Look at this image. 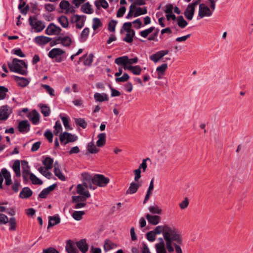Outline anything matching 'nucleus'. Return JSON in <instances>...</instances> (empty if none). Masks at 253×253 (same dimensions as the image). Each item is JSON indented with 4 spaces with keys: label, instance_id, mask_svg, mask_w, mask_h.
<instances>
[{
    "label": "nucleus",
    "instance_id": "nucleus-56",
    "mask_svg": "<svg viewBox=\"0 0 253 253\" xmlns=\"http://www.w3.org/2000/svg\"><path fill=\"white\" fill-rule=\"evenodd\" d=\"M87 197L83 196H74L72 197V202L73 203H77L80 202H85L86 201V199Z\"/></svg>",
    "mask_w": 253,
    "mask_h": 253
},
{
    "label": "nucleus",
    "instance_id": "nucleus-48",
    "mask_svg": "<svg viewBox=\"0 0 253 253\" xmlns=\"http://www.w3.org/2000/svg\"><path fill=\"white\" fill-rule=\"evenodd\" d=\"M147 10L146 7H144L143 8L139 7H137L136 9V11L134 13V17H136L139 16L140 15L145 14L147 13Z\"/></svg>",
    "mask_w": 253,
    "mask_h": 253
},
{
    "label": "nucleus",
    "instance_id": "nucleus-46",
    "mask_svg": "<svg viewBox=\"0 0 253 253\" xmlns=\"http://www.w3.org/2000/svg\"><path fill=\"white\" fill-rule=\"evenodd\" d=\"M48 169H45V168L43 167H41L38 169L39 171L41 174L48 179H50L51 177L52 173L48 171Z\"/></svg>",
    "mask_w": 253,
    "mask_h": 253
},
{
    "label": "nucleus",
    "instance_id": "nucleus-21",
    "mask_svg": "<svg viewBox=\"0 0 253 253\" xmlns=\"http://www.w3.org/2000/svg\"><path fill=\"white\" fill-rule=\"evenodd\" d=\"M61 219L59 215L57 214L53 216L48 217V228L55 226L60 222Z\"/></svg>",
    "mask_w": 253,
    "mask_h": 253
},
{
    "label": "nucleus",
    "instance_id": "nucleus-35",
    "mask_svg": "<svg viewBox=\"0 0 253 253\" xmlns=\"http://www.w3.org/2000/svg\"><path fill=\"white\" fill-rule=\"evenodd\" d=\"M60 39L61 43L66 47L69 46L72 42V38L68 36L60 37Z\"/></svg>",
    "mask_w": 253,
    "mask_h": 253
},
{
    "label": "nucleus",
    "instance_id": "nucleus-36",
    "mask_svg": "<svg viewBox=\"0 0 253 253\" xmlns=\"http://www.w3.org/2000/svg\"><path fill=\"white\" fill-rule=\"evenodd\" d=\"M82 11L86 14H91L93 13V10L91 8V5L88 2H86L81 7Z\"/></svg>",
    "mask_w": 253,
    "mask_h": 253
},
{
    "label": "nucleus",
    "instance_id": "nucleus-52",
    "mask_svg": "<svg viewBox=\"0 0 253 253\" xmlns=\"http://www.w3.org/2000/svg\"><path fill=\"white\" fill-rule=\"evenodd\" d=\"M155 29L154 27H151L147 29L144 30L143 31H140L139 33L140 35L143 37L146 38L149 34L152 33L154 30Z\"/></svg>",
    "mask_w": 253,
    "mask_h": 253
},
{
    "label": "nucleus",
    "instance_id": "nucleus-25",
    "mask_svg": "<svg viewBox=\"0 0 253 253\" xmlns=\"http://www.w3.org/2000/svg\"><path fill=\"white\" fill-rule=\"evenodd\" d=\"M75 18V22L76 23V27L77 28L81 29L84 26L85 22V16L83 15H76L74 16Z\"/></svg>",
    "mask_w": 253,
    "mask_h": 253
},
{
    "label": "nucleus",
    "instance_id": "nucleus-50",
    "mask_svg": "<svg viewBox=\"0 0 253 253\" xmlns=\"http://www.w3.org/2000/svg\"><path fill=\"white\" fill-rule=\"evenodd\" d=\"M177 25L181 28H185L188 24L186 21L183 18L182 16H179L177 18Z\"/></svg>",
    "mask_w": 253,
    "mask_h": 253
},
{
    "label": "nucleus",
    "instance_id": "nucleus-40",
    "mask_svg": "<svg viewBox=\"0 0 253 253\" xmlns=\"http://www.w3.org/2000/svg\"><path fill=\"white\" fill-rule=\"evenodd\" d=\"M126 33V37L123 39V41L127 43H131L133 41V39L135 35V31H132L130 32L128 31Z\"/></svg>",
    "mask_w": 253,
    "mask_h": 253
},
{
    "label": "nucleus",
    "instance_id": "nucleus-15",
    "mask_svg": "<svg viewBox=\"0 0 253 253\" xmlns=\"http://www.w3.org/2000/svg\"><path fill=\"white\" fill-rule=\"evenodd\" d=\"M142 185L141 182H132L129 185V187L126 191V194H133L135 193L139 188Z\"/></svg>",
    "mask_w": 253,
    "mask_h": 253
},
{
    "label": "nucleus",
    "instance_id": "nucleus-47",
    "mask_svg": "<svg viewBox=\"0 0 253 253\" xmlns=\"http://www.w3.org/2000/svg\"><path fill=\"white\" fill-rule=\"evenodd\" d=\"M30 179L31 180L32 183L35 185H42L43 183L41 179L33 173H31L30 174Z\"/></svg>",
    "mask_w": 253,
    "mask_h": 253
},
{
    "label": "nucleus",
    "instance_id": "nucleus-11",
    "mask_svg": "<svg viewBox=\"0 0 253 253\" xmlns=\"http://www.w3.org/2000/svg\"><path fill=\"white\" fill-rule=\"evenodd\" d=\"M27 117L33 125H37L39 124L40 115L36 110H33L29 112L27 115Z\"/></svg>",
    "mask_w": 253,
    "mask_h": 253
},
{
    "label": "nucleus",
    "instance_id": "nucleus-55",
    "mask_svg": "<svg viewBox=\"0 0 253 253\" xmlns=\"http://www.w3.org/2000/svg\"><path fill=\"white\" fill-rule=\"evenodd\" d=\"M26 5L25 1H20L19 5L18 8L21 10V12L22 14H26L29 10V6L27 5L25 8H22Z\"/></svg>",
    "mask_w": 253,
    "mask_h": 253
},
{
    "label": "nucleus",
    "instance_id": "nucleus-43",
    "mask_svg": "<svg viewBox=\"0 0 253 253\" xmlns=\"http://www.w3.org/2000/svg\"><path fill=\"white\" fill-rule=\"evenodd\" d=\"M84 214V211H74L72 213V217L74 219L79 221L83 218V216Z\"/></svg>",
    "mask_w": 253,
    "mask_h": 253
},
{
    "label": "nucleus",
    "instance_id": "nucleus-45",
    "mask_svg": "<svg viewBox=\"0 0 253 253\" xmlns=\"http://www.w3.org/2000/svg\"><path fill=\"white\" fill-rule=\"evenodd\" d=\"M156 249L157 253H167L165 248V243L164 241L156 245Z\"/></svg>",
    "mask_w": 253,
    "mask_h": 253
},
{
    "label": "nucleus",
    "instance_id": "nucleus-8",
    "mask_svg": "<svg viewBox=\"0 0 253 253\" xmlns=\"http://www.w3.org/2000/svg\"><path fill=\"white\" fill-rule=\"evenodd\" d=\"M59 139L61 143L66 145L69 142L76 141L78 139V137L75 134H72L68 132H64L60 134Z\"/></svg>",
    "mask_w": 253,
    "mask_h": 253
},
{
    "label": "nucleus",
    "instance_id": "nucleus-39",
    "mask_svg": "<svg viewBox=\"0 0 253 253\" xmlns=\"http://www.w3.org/2000/svg\"><path fill=\"white\" fill-rule=\"evenodd\" d=\"M59 6L62 9L66 10L67 11H70L71 12H74L75 11L73 8H72V10H70V3L68 1H61Z\"/></svg>",
    "mask_w": 253,
    "mask_h": 253
},
{
    "label": "nucleus",
    "instance_id": "nucleus-62",
    "mask_svg": "<svg viewBox=\"0 0 253 253\" xmlns=\"http://www.w3.org/2000/svg\"><path fill=\"white\" fill-rule=\"evenodd\" d=\"M117 23V21L114 20H111L108 24V30L110 32H114Z\"/></svg>",
    "mask_w": 253,
    "mask_h": 253
},
{
    "label": "nucleus",
    "instance_id": "nucleus-23",
    "mask_svg": "<svg viewBox=\"0 0 253 253\" xmlns=\"http://www.w3.org/2000/svg\"><path fill=\"white\" fill-rule=\"evenodd\" d=\"M33 194L32 190L28 187H24L19 194V197L22 199H28Z\"/></svg>",
    "mask_w": 253,
    "mask_h": 253
},
{
    "label": "nucleus",
    "instance_id": "nucleus-53",
    "mask_svg": "<svg viewBox=\"0 0 253 253\" xmlns=\"http://www.w3.org/2000/svg\"><path fill=\"white\" fill-rule=\"evenodd\" d=\"M149 211L152 214H160L162 212V210L157 205L149 207Z\"/></svg>",
    "mask_w": 253,
    "mask_h": 253
},
{
    "label": "nucleus",
    "instance_id": "nucleus-63",
    "mask_svg": "<svg viewBox=\"0 0 253 253\" xmlns=\"http://www.w3.org/2000/svg\"><path fill=\"white\" fill-rule=\"evenodd\" d=\"M75 122L77 126H85L87 124L84 119H75Z\"/></svg>",
    "mask_w": 253,
    "mask_h": 253
},
{
    "label": "nucleus",
    "instance_id": "nucleus-24",
    "mask_svg": "<svg viewBox=\"0 0 253 253\" xmlns=\"http://www.w3.org/2000/svg\"><path fill=\"white\" fill-rule=\"evenodd\" d=\"M146 218L147 219L148 222L153 225H156L160 221L161 217L159 215H152L149 214H147Z\"/></svg>",
    "mask_w": 253,
    "mask_h": 253
},
{
    "label": "nucleus",
    "instance_id": "nucleus-27",
    "mask_svg": "<svg viewBox=\"0 0 253 253\" xmlns=\"http://www.w3.org/2000/svg\"><path fill=\"white\" fill-rule=\"evenodd\" d=\"M14 80L19 86L22 87L26 86L29 83V81L23 77H20L17 76L14 77Z\"/></svg>",
    "mask_w": 253,
    "mask_h": 253
},
{
    "label": "nucleus",
    "instance_id": "nucleus-54",
    "mask_svg": "<svg viewBox=\"0 0 253 253\" xmlns=\"http://www.w3.org/2000/svg\"><path fill=\"white\" fill-rule=\"evenodd\" d=\"M89 33V29L88 28H85L82 32L80 37L82 42H84L87 39Z\"/></svg>",
    "mask_w": 253,
    "mask_h": 253
},
{
    "label": "nucleus",
    "instance_id": "nucleus-10",
    "mask_svg": "<svg viewBox=\"0 0 253 253\" xmlns=\"http://www.w3.org/2000/svg\"><path fill=\"white\" fill-rule=\"evenodd\" d=\"M21 164L23 181L24 182H27L28 181V177L30 176L31 173L30 172V167L28 166V163L26 161H22Z\"/></svg>",
    "mask_w": 253,
    "mask_h": 253
},
{
    "label": "nucleus",
    "instance_id": "nucleus-57",
    "mask_svg": "<svg viewBox=\"0 0 253 253\" xmlns=\"http://www.w3.org/2000/svg\"><path fill=\"white\" fill-rule=\"evenodd\" d=\"M8 91V90L6 87L3 86H0V100H2L5 98Z\"/></svg>",
    "mask_w": 253,
    "mask_h": 253
},
{
    "label": "nucleus",
    "instance_id": "nucleus-28",
    "mask_svg": "<svg viewBox=\"0 0 253 253\" xmlns=\"http://www.w3.org/2000/svg\"><path fill=\"white\" fill-rule=\"evenodd\" d=\"M125 70H127L135 75H139L141 74L142 69L139 66H126L123 67Z\"/></svg>",
    "mask_w": 253,
    "mask_h": 253
},
{
    "label": "nucleus",
    "instance_id": "nucleus-29",
    "mask_svg": "<svg viewBox=\"0 0 253 253\" xmlns=\"http://www.w3.org/2000/svg\"><path fill=\"white\" fill-rule=\"evenodd\" d=\"M77 193L84 196L85 197L89 198L90 197V194L89 192L85 190V187L84 186V184H78L77 187Z\"/></svg>",
    "mask_w": 253,
    "mask_h": 253
},
{
    "label": "nucleus",
    "instance_id": "nucleus-51",
    "mask_svg": "<svg viewBox=\"0 0 253 253\" xmlns=\"http://www.w3.org/2000/svg\"><path fill=\"white\" fill-rule=\"evenodd\" d=\"M95 5L97 8H99L100 6L106 9L108 7V3L106 0H98L96 1Z\"/></svg>",
    "mask_w": 253,
    "mask_h": 253
},
{
    "label": "nucleus",
    "instance_id": "nucleus-14",
    "mask_svg": "<svg viewBox=\"0 0 253 253\" xmlns=\"http://www.w3.org/2000/svg\"><path fill=\"white\" fill-rule=\"evenodd\" d=\"M169 52L168 50H162L157 52L156 53L150 56V59L155 63L158 62L165 55Z\"/></svg>",
    "mask_w": 253,
    "mask_h": 253
},
{
    "label": "nucleus",
    "instance_id": "nucleus-7",
    "mask_svg": "<svg viewBox=\"0 0 253 253\" xmlns=\"http://www.w3.org/2000/svg\"><path fill=\"white\" fill-rule=\"evenodd\" d=\"M65 53V51L58 48L52 49L48 53L49 57L52 59H55L57 62H61L64 60V57L61 55Z\"/></svg>",
    "mask_w": 253,
    "mask_h": 253
},
{
    "label": "nucleus",
    "instance_id": "nucleus-12",
    "mask_svg": "<svg viewBox=\"0 0 253 253\" xmlns=\"http://www.w3.org/2000/svg\"><path fill=\"white\" fill-rule=\"evenodd\" d=\"M11 113V110L8 106H2L0 107V121L7 120Z\"/></svg>",
    "mask_w": 253,
    "mask_h": 253
},
{
    "label": "nucleus",
    "instance_id": "nucleus-59",
    "mask_svg": "<svg viewBox=\"0 0 253 253\" xmlns=\"http://www.w3.org/2000/svg\"><path fill=\"white\" fill-rule=\"evenodd\" d=\"M8 217L3 213H0V225H5L8 222Z\"/></svg>",
    "mask_w": 253,
    "mask_h": 253
},
{
    "label": "nucleus",
    "instance_id": "nucleus-41",
    "mask_svg": "<svg viewBox=\"0 0 253 253\" xmlns=\"http://www.w3.org/2000/svg\"><path fill=\"white\" fill-rule=\"evenodd\" d=\"M42 113L45 116H48L50 113V109L48 106L44 104H40Z\"/></svg>",
    "mask_w": 253,
    "mask_h": 253
},
{
    "label": "nucleus",
    "instance_id": "nucleus-49",
    "mask_svg": "<svg viewBox=\"0 0 253 253\" xmlns=\"http://www.w3.org/2000/svg\"><path fill=\"white\" fill-rule=\"evenodd\" d=\"M102 26V23L100 19L94 18L92 20V28L95 31L99 27Z\"/></svg>",
    "mask_w": 253,
    "mask_h": 253
},
{
    "label": "nucleus",
    "instance_id": "nucleus-37",
    "mask_svg": "<svg viewBox=\"0 0 253 253\" xmlns=\"http://www.w3.org/2000/svg\"><path fill=\"white\" fill-rule=\"evenodd\" d=\"M58 21L61 26L64 28H66L69 26V22L67 17L65 15H62L58 17Z\"/></svg>",
    "mask_w": 253,
    "mask_h": 253
},
{
    "label": "nucleus",
    "instance_id": "nucleus-33",
    "mask_svg": "<svg viewBox=\"0 0 253 253\" xmlns=\"http://www.w3.org/2000/svg\"><path fill=\"white\" fill-rule=\"evenodd\" d=\"M9 230L15 231L16 230L17 221L15 217H11L8 219Z\"/></svg>",
    "mask_w": 253,
    "mask_h": 253
},
{
    "label": "nucleus",
    "instance_id": "nucleus-16",
    "mask_svg": "<svg viewBox=\"0 0 253 253\" xmlns=\"http://www.w3.org/2000/svg\"><path fill=\"white\" fill-rule=\"evenodd\" d=\"M3 176L5 179V183L6 185H10L12 184L10 173L6 168H2L0 171V177Z\"/></svg>",
    "mask_w": 253,
    "mask_h": 253
},
{
    "label": "nucleus",
    "instance_id": "nucleus-18",
    "mask_svg": "<svg viewBox=\"0 0 253 253\" xmlns=\"http://www.w3.org/2000/svg\"><path fill=\"white\" fill-rule=\"evenodd\" d=\"M65 250L67 253H78V250L77 249L76 246H75L74 242L71 240H69L67 241L66 246H65Z\"/></svg>",
    "mask_w": 253,
    "mask_h": 253
},
{
    "label": "nucleus",
    "instance_id": "nucleus-3",
    "mask_svg": "<svg viewBox=\"0 0 253 253\" xmlns=\"http://www.w3.org/2000/svg\"><path fill=\"white\" fill-rule=\"evenodd\" d=\"M138 61V58L137 57L129 59L127 56H123L117 58L115 63L119 66L123 65V67H126L132 66L131 64L137 63Z\"/></svg>",
    "mask_w": 253,
    "mask_h": 253
},
{
    "label": "nucleus",
    "instance_id": "nucleus-5",
    "mask_svg": "<svg viewBox=\"0 0 253 253\" xmlns=\"http://www.w3.org/2000/svg\"><path fill=\"white\" fill-rule=\"evenodd\" d=\"M201 0H194L193 2L188 5L184 11L185 17L189 20H191L194 14L195 7L200 2Z\"/></svg>",
    "mask_w": 253,
    "mask_h": 253
},
{
    "label": "nucleus",
    "instance_id": "nucleus-58",
    "mask_svg": "<svg viewBox=\"0 0 253 253\" xmlns=\"http://www.w3.org/2000/svg\"><path fill=\"white\" fill-rule=\"evenodd\" d=\"M129 79V76L127 73H125L122 77L116 78L115 81L117 83L125 82Z\"/></svg>",
    "mask_w": 253,
    "mask_h": 253
},
{
    "label": "nucleus",
    "instance_id": "nucleus-22",
    "mask_svg": "<svg viewBox=\"0 0 253 253\" xmlns=\"http://www.w3.org/2000/svg\"><path fill=\"white\" fill-rule=\"evenodd\" d=\"M54 173L55 175L60 180L65 181L66 178L65 176L62 174L60 169L59 165L57 161H56L54 164Z\"/></svg>",
    "mask_w": 253,
    "mask_h": 253
},
{
    "label": "nucleus",
    "instance_id": "nucleus-13",
    "mask_svg": "<svg viewBox=\"0 0 253 253\" xmlns=\"http://www.w3.org/2000/svg\"><path fill=\"white\" fill-rule=\"evenodd\" d=\"M61 31V29L56 26L54 23H50L45 30V33L48 35H58Z\"/></svg>",
    "mask_w": 253,
    "mask_h": 253
},
{
    "label": "nucleus",
    "instance_id": "nucleus-60",
    "mask_svg": "<svg viewBox=\"0 0 253 253\" xmlns=\"http://www.w3.org/2000/svg\"><path fill=\"white\" fill-rule=\"evenodd\" d=\"M42 86L45 89L46 91L52 96L55 95L54 89L49 85L47 84H42Z\"/></svg>",
    "mask_w": 253,
    "mask_h": 253
},
{
    "label": "nucleus",
    "instance_id": "nucleus-30",
    "mask_svg": "<svg viewBox=\"0 0 253 253\" xmlns=\"http://www.w3.org/2000/svg\"><path fill=\"white\" fill-rule=\"evenodd\" d=\"M106 135L105 133H100L98 134V140L96 142V145L98 147L103 146L106 143Z\"/></svg>",
    "mask_w": 253,
    "mask_h": 253
},
{
    "label": "nucleus",
    "instance_id": "nucleus-26",
    "mask_svg": "<svg viewBox=\"0 0 253 253\" xmlns=\"http://www.w3.org/2000/svg\"><path fill=\"white\" fill-rule=\"evenodd\" d=\"M93 54L92 53L89 54L88 56L87 54L84 55L80 58L79 62L82 60L84 59V64L85 66H90L93 62Z\"/></svg>",
    "mask_w": 253,
    "mask_h": 253
},
{
    "label": "nucleus",
    "instance_id": "nucleus-1",
    "mask_svg": "<svg viewBox=\"0 0 253 253\" xmlns=\"http://www.w3.org/2000/svg\"><path fill=\"white\" fill-rule=\"evenodd\" d=\"M153 231L156 235L160 234L163 232L164 238L166 241V247L169 253L174 251L172 246V242L181 244L182 238L177 229L174 227L164 225V226H157Z\"/></svg>",
    "mask_w": 253,
    "mask_h": 253
},
{
    "label": "nucleus",
    "instance_id": "nucleus-17",
    "mask_svg": "<svg viewBox=\"0 0 253 253\" xmlns=\"http://www.w3.org/2000/svg\"><path fill=\"white\" fill-rule=\"evenodd\" d=\"M82 176L84 177V186L85 188H89L90 189H95V187H93L92 184L91 176L87 173H83Z\"/></svg>",
    "mask_w": 253,
    "mask_h": 253
},
{
    "label": "nucleus",
    "instance_id": "nucleus-32",
    "mask_svg": "<svg viewBox=\"0 0 253 253\" xmlns=\"http://www.w3.org/2000/svg\"><path fill=\"white\" fill-rule=\"evenodd\" d=\"M94 98L97 102L108 101L109 99L108 96L106 93H95L94 95Z\"/></svg>",
    "mask_w": 253,
    "mask_h": 253
},
{
    "label": "nucleus",
    "instance_id": "nucleus-6",
    "mask_svg": "<svg viewBox=\"0 0 253 253\" xmlns=\"http://www.w3.org/2000/svg\"><path fill=\"white\" fill-rule=\"evenodd\" d=\"M30 26L36 32H40L43 30L45 26L42 21L38 20L36 16H30L29 19Z\"/></svg>",
    "mask_w": 253,
    "mask_h": 253
},
{
    "label": "nucleus",
    "instance_id": "nucleus-34",
    "mask_svg": "<svg viewBox=\"0 0 253 253\" xmlns=\"http://www.w3.org/2000/svg\"><path fill=\"white\" fill-rule=\"evenodd\" d=\"M53 160L50 157H46L43 161L42 164L44 166L45 169H50L52 168Z\"/></svg>",
    "mask_w": 253,
    "mask_h": 253
},
{
    "label": "nucleus",
    "instance_id": "nucleus-20",
    "mask_svg": "<svg viewBox=\"0 0 253 253\" xmlns=\"http://www.w3.org/2000/svg\"><path fill=\"white\" fill-rule=\"evenodd\" d=\"M76 245L82 253H86L88 251V245L85 239H82L77 242Z\"/></svg>",
    "mask_w": 253,
    "mask_h": 253
},
{
    "label": "nucleus",
    "instance_id": "nucleus-2",
    "mask_svg": "<svg viewBox=\"0 0 253 253\" xmlns=\"http://www.w3.org/2000/svg\"><path fill=\"white\" fill-rule=\"evenodd\" d=\"M8 66L11 72L17 73L22 75H27V65L23 60L14 58L11 63L8 64Z\"/></svg>",
    "mask_w": 253,
    "mask_h": 253
},
{
    "label": "nucleus",
    "instance_id": "nucleus-44",
    "mask_svg": "<svg viewBox=\"0 0 253 253\" xmlns=\"http://www.w3.org/2000/svg\"><path fill=\"white\" fill-rule=\"evenodd\" d=\"M116 246V245L113 243L112 242L108 240H106L104 244V250L107 252L113 249H114Z\"/></svg>",
    "mask_w": 253,
    "mask_h": 253
},
{
    "label": "nucleus",
    "instance_id": "nucleus-4",
    "mask_svg": "<svg viewBox=\"0 0 253 253\" xmlns=\"http://www.w3.org/2000/svg\"><path fill=\"white\" fill-rule=\"evenodd\" d=\"M92 183L101 187H105L110 182V179L100 174H95L91 179Z\"/></svg>",
    "mask_w": 253,
    "mask_h": 253
},
{
    "label": "nucleus",
    "instance_id": "nucleus-38",
    "mask_svg": "<svg viewBox=\"0 0 253 253\" xmlns=\"http://www.w3.org/2000/svg\"><path fill=\"white\" fill-rule=\"evenodd\" d=\"M167 68L168 65L166 63L163 64L157 68L156 71L158 72V79H161V75L164 74Z\"/></svg>",
    "mask_w": 253,
    "mask_h": 253
},
{
    "label": "nucleus",
    "instance_id": "nucleus-19",
    "mask_svg": "<svg viewBox=\"0 0 253 253\" xmlns=\"http://www.w3.org/2000/svg\"><path fill=\"white\" fill-rule=\"evenodd\" d=\"M51 41V38L44 36H37L35 38L36 43L40 45H45Z\"/></svg>",
    "mask_w": 253,
    "mask_h": 253
},
{
    "label": "nucleus",
    "instance_id": "nucleus-61",
    "mask_svg": "<svg viewBox=\"0 0 253 253\" xmlns=\"http://www.w3.org/2000/svg\"><path fill=\"white\" fill-rule=\"evenodd\" d=\"M156 235L153 231H151L146 234L147 239L150 242H154L156 239Z\"/></svg>",
    "mask_w": 253,
    "mask_h": 253
},
{
    "label": "nucleus",
    "instance_id": "nucleus-9",
    "mask_svg": "<svg viewBox=\"0 0 253 253\" xmlns=\"http://www.w3.org/2000/svg\"><path fill=\"white\" fill-rule=\"evenodd\" d=\"M212 9H211L204 3L199 5L198 16L200 18L204 17H210L212 14Z\"/></svg>",
    "mask_w": 253,
    "mask_h": 253
},
{
    "label": "nucleus",
    "instance_id": "nucleus-31",
    "mask_svg": "<svg viewBox=\"0 0 253 253\" xmlns=\"http://www.w3.org/2000/svg\"><path fill=\"white\" fill-rule=\"evenodd\" d=\"M12 168L15 173L16 176L20 177L21 176L20 162L19 160H16L14 162Z\"/></svg>",
    "mask_w": 253,
    "mask_h": 253
},
{
    "label": "nucleus",
    "instance_id": "nucleus-42",
    "mask_svg": "<svg viewBox=\"0 0 253 253\" xmlns=\"http://www.w3.org/2000/svg\"><path fill=\"white\" fill-rule=\"evenodd\" d=\"M87 151L89 153L95 154L98 152V149L96 148L93 142L88 143Z\"/></svg>",
    "mask_w": 253,
    "mask_h": 253
},
{
    "label": "nucleus",
    "instance_id": "nucleus-64",
    "mask_svg": "<svg viewBox=\"0 0 253 253\" xmlns=\"http://www.w3.org/2000/svg\"><path fill=\"white\" fill-rule=\"evenodd\" d=\"M21 186L20 182L17 180H15L13 184L12 185V189L14 192L17 193L19 191V188Z\"/></svg>",
    "mask_w": 253,
    "mask_h": 253
}]
</instances>
